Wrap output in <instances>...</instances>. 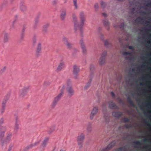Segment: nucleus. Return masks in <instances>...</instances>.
Listing matches in <instances>:
<instances>
[{"mask_svg":"<svg viewBox=\"0 0 151 151\" xmlns=\"http://www.w3.org/2000/svg\"><path fill=\"white\" fill-rule=\"evenodd\" d=\"M8 40V38L6 34H5L4 35V42H7Z\"/></svg>","mask_w":151,"mask_h":151,"instance_id":"nucleus-18","label":"nucleus"},{"mask_svg":"<svg viewBox=\"0 0 151 151\" xmlns=\"http://www.w3.org/2000/svg\"><path fill=\"white\" fill-rule=\"evenodd\" d=\"M115 144L114 142H112L109 144L108 146L102 149L101 151H108V150L113 147Z\"/></svg>","mask_w":151,"mask_h":151,"instance_id":"nucleus-6","label":"nucleus"},{"mask_svg":"<svg viewBox=\"0 0 151 151\" xmlns=\"http://www.w3.org/2000/svg\"><path fill=\"white\" fill-rule=\"evenodd\" d=\"M114 104L112 102L111 103L109 104V106L110 108H113L114 107Z\"/></svg>","mask_w":151,"mask_h":151,"instance_id":"nucleus-23","label":"nucleus"},{"mask_svg":"<svg viewBox=\"0 0 151 151\" xmlns=\"http://www.w3.org/2000/svg\"><path fill=\"white\" fill-rule=\"evenodd\" d=\"M30 88L29 86H26L23 87L19 95L20 98H24L26 95L27 91Z\"/></svg>","mask_w":151,"mask_h":151,"instance_id":"nucleus-2","label":"nucleus"},{"mask_svg":"<svg viewBox=\"0 0 151 151\" xmlns=\"http://www.w3.org/2000/svg\"><path fill=\"white\" fill-rule=\"evenodd\" d=\"M48 140L49 138H46L43 141L42 143L41 144V146L42 147H44L47 144Z\"/></svg>","mask_w":151,"mask_h":151,"instance_id":"nucleus-14","label":"nucleus"},{"mask_svg":"<svg viewBox=\"0 0 151 151\" xmlns=\"http://www.w3.org/2000/svg\"><path fill=\"white\" fill-rule=\"evenodd\" d=\"M57 3V1L56 0H54L52 1V4L54 5L56 4Z\"/></svg>","mask_w":151,"mask_h":151,"instance_id":"nucleus-28","label":"nucleus"},{"mask_svg":"<svg viewBox=\"0 0 151 151\" xmlns=\"http://www.w3.org/2000/svg\"><path fill=\"white\" fill-rule=\"evenodd\" d=\"M66 86V85H64L62 86V88L61 89V92H63Z\"/></svg>","mask_w":151,"mask_h":151,"instance_id":"nucleus-22","label":"nucleus"},{"mask_svg":"<svg viewBox=\"0 0 151 151\" xmlns=\"http://www.w3.org/2000/svg\"><path fill=\"white\" fill-rule=\"evenodd\" d=\"M98 111L99 109L98 107L96 106L94 107L90 115V119H92L94 116L98 113Z\"/></svg>","mask_w":151,"mask_h":151,"instance_id":"nucleus-4","label":"nucleus"},{"mask_svg":"<svg viewBox=\"0 0 151 151\" xmlns=\"http://www.w3.org/2000/svg\"><path fill=\"white\" fill-rule=\"evenodd\" d=\"M127 54H128L129 55H130V53L129 52H124L123 53V55H125Z\"/></svg>","mask_w":151,"mask_h":151,"instance_id":"nucleus-29","label":"nucleus"},{"mask_svg":"<svg viewBox=\"0 0 151 151\" xmlns=\"http://www.w3.org/2000/svg\"><path fill=\"white\" fill-rule=\"evenodd\" d=\"M65 66V63L63 61H61L56 69V71L59 72Z\"/></svg>","mask_w":151,"mask_h":151,"instance_id":"nucleus-8","label":"nucleus"},{"mask_svg":"<svg viewBox=\"0 0 151 151\" xmlns=\"http://www.w3.org/2000/svg\"><path fill=\"white\" fill-rule=\"evenodd\" d=\"M55 130V127H51L48 131V132L49 134H50L54 132Z\"/></svg>","mask_w":151,"mask_h":151,"instance_id":"nucleus-16","label":"nucleus"},{"mask_svg":"<svg viewBox=\"0 0 151 151\" xmlns=\"http://www.w3.org/2000/svg\"><path fill=\"white\" fill-rule=\"evenodd\" d=\"M79 18L80 22L79 23L76 17L75 16L73 18V22L74 23L75 29L76 30H79L80 32L82 31V28L84 25L85 21L84 13L81 12L79 13Z\"/></svg>","mask_w":151,"mask_h":151,"instance_id":"nucleus-1","label":"nucleus"},{"mask_svg":"<svg viewBox=\"0 0 151 151\" xmlns=\"http://www.w3.org/2000/svg\"><path fill=\"white\" fill-rule=\"evenodd\" d=\"M63 93V92H61L54 98V102H57L60 99L61 97L62 96Z\"/></svg>","mask_w":151,"mask_h":151,"instance_id":"nucleus-13","label":"nucleus"},{"mask_svg":"<svg viewBox=\"0 0 151 151\" xmlns=\"http://www.w3.org/2000/svg\"><path fill=\"white\" fill-rule=\"evenodd\" d=\"M129 48L131 49H132V47L131 46H129Z\"/></svg>","mask_w":151,"mask_h":151,"instance_id":"nucleus-32","label":"nucleus"},{"mask_svg":"<svg viewBox=\"0 0 151 151\" xmlns=\"http://www.w3.org/2000/svg\"><path fill=\"white\" fill-rule=\"evenodd\" d=\"M62 40L68 48L70 49L72 47V44L68 42L66 38L63 37L62 39Z\"/></svg>","mask_w":151,"mask_h":151,"instance_id":"nucleus-7","label":"nucleus"},{"mask_svg":"<svg viewBox=\"0 0 151 151\" xmlns=\"http://www.w3.org/2000/svg\"><path fill=\"white\" fill-rule=\"evenodd\" d=\"M105 63V58L101 56L99 61V63L100 65H102Z\"/></svg>","mask_w":151,"mask_h":151,"instance_id":"nucleus-12","label":"nucleus"},{"mask_svg":"<svg viewBox=\"0 0 151 151\" xmlns=\"http://www.w3.org/2000/svg\"><path fill=\"white\" fill-rule=\"evenodd\" d=\"M66 16V12L65 10L62 9L60 12V19L62 20H64Z\"/></svg>","mask_w":151,"mask_h":151,"instance_id":"nucleus-9","label":"nucleus"},{"mask_svg":"<svg viewBox=\"0 0 151 151\" xmlns=\"http://www.w3.org/2000/svg\"><path fill=\"white\" fill-rule=\"evenodd\" d=\"M112 96H114V93L113 92H111V93Z\"/></svg>","mask_w":151,"mask_h":151,"instance_id":"nucleus-31","label":"nucleus"},{"mask_svg":"<svg viewBox=\"0 0 151 151\" xmlns=\"http://www.w3.org/2000/svg\"><path fill=\"white\" fill-rule=\"evenodd\" d=\"M112 115L115 117H118L121 115V114L118 112H114L112 113Z\"/></svg>","mask_w":151,"mask_h":151,"instance_id":"nucleus-15","label":"nucleus"},{"mask_svg":"<svg viewBox=\"0 0 151 151\" xmlns=\"http://www.w3.org/2000/svg\"><path fill=\"white\" fill-rule=\"evenodd\" d=\"M66 90L68 92V96L70 97H71L74 94V91L72 88V87L69 85L67 86Z\"/></svg>","mask_w":151,"mask_h":151,"instance_id":"nucleus-5","label":"nucleus"},{"mask_svg":"<svg viewBox=\"0 0 151 151\" xmlns=\"http://www.w3.org/2000/svg\"><path fill=\"white\" fill-rule=\"evenodd\" d=\"M85 137V135L83 134L82 133L77 137V140L83 142Z\"/></svg>","mask_w":151,"mask_h":151,"instance_id":"nucleus-11","label":"nucleus"},{"mask_svg":"<svg viewBox=\"0 0 151 151\" xmlns=\"http://www.w3.org/2000/svg\"><path fill=\"white\" fill-rule=\"evenodd\" d=\"M106 106V104L105 103L101 105V107L103 109Z\"/></svg>","mask_w":151,"mask_h":151,"instance_id":"nucleus-26","label":"nucleus"},{"mask_svg":"<svg viewBox=\"0 0 151 151\" xmlns=\"http://www.w3.org/2000/svg\"><path fill=\"white\" fill-rule=\"evenodd\" d=\"M106 55V52H104L102 54L101 56H104V58H105V56Z\"/></svg>","mask_w":151,"mask_h":151,"instance_id":"nucleus-25","label":"nucleus"},{"mask_svg":"<svg viewBox=\"0 0 151 151\" xmlns=\"http://www.w3.org/2000/svg\"><path fill=\"white\" fill-rule=\"evenodd\" d=\"M26 8V7L24 5H21L20 7V9L22 11H24L25 9Z\"/></svg>","mask_w":151,"mask_h":151,"instance_id":"nucleus-21","label":"nucleus"},{"mask_svg":"<svg viewBox=\"0 0 151 151\" xmlns=\"http://www.w3.org/2000/svg\"><path fill=\"white\" fill-rule=\"evenodd\" d=\"M73 77L75 78H77L78 77V73L80 70L79 67L76 65H74L73 66Z\"/></svg>","mask_w":151,"mask_h":151,"instance_id":"nucleus-3","label":"nucleus"},{"mask_svg":"<svg viewBox=\"0 0 151 151\" xmlns=\"http://www.w3.org/2000/svg\"><path fill=\"white\" fill-rule=\"evenodd\" d=\"M57 102H54V101L53 102V103L51 105V106L52 107V108H54L55 106L56 105V103Z\"/></svg>","mask_w":151,"mask_h":151,"instance_id":"nucleus-24","label":"nucleus"},{"mask_svg":"<svg viewBox=\"0 0 151 151\" xmlns=\"http://www.w3.org/2000/svg\"><path fill=\"white\" fill-rule=\"evenodd\" d=\"M41 44L40 43H38L36 49V53L38 54L41 52L42 50Z\"/></svg>","mask_w":151,"mask_h":151,"instance_id":"nucleus-10","label":"nucleus"},{"mask_svg":"<svg viewBox=\"0 0 151 151\" xmlns=\"http://www.w3.org/2000/svg\"><path fill=\"white\" fill-rule=\"evenodd\" d=\"M77 142L78 147L80 148H81L83 146V141H77Z\"/></svg>","mask_w":151,"mask_h":151,"instance_id":"nucleus-17","label":"nucleus"},{"mask_svg":"<svg viewBox=\"0 0 151 151\" xmlns=\"http://www.w3.org/2000/svg\"><path fill=\"white\" fill-rule=\"evenodd\" d=\"M103 15L104 16V17H106V14L105 13H103Z\"/></svg>","mask_w":151,"mask_h":151,"instance_id":"nucleus-30","label":"nucleus"},{"mask_svg":"<svg viewBox=\"0 0 151 151\" xmlns=\"http://www.w3.org/2000/svg\"><path fill=\"white\" fill-rule=\"evenodd\" d=\"M104 24L106 25H108V21H104L103 22Z\"/></svg>","mask_w":151,"mask_h":151,"instance_id":"nucleus-27","label":"nucleus"},{"mask_svg":"<svg viewBox=\"0 0 151 151\" xmlns=\"http://www.w3.org/2000/svg\"><path fill=\"white\" fill-rule=\"evenodd\" d=\"M73 2L75 8L77 9L78 7V6L77 4V0H73Z\"/></svg>","mask_w":151,"mask_h":151,"instance_id":"nucleus-19","label":"nucleus"},{"mask_svg":"<svg viewBox=\"0 0 151 151\" xmlns=\"http://www.w3.org/2000/svg\"><path fill=\"white\" fill-rule=\"evenodd\" d=\"M14 129L17 130L19 129V125L17 123H16L14 127Z\"/></svg>","mask_w":151,"mask_h":151,"instance_id":"nucleus-20","label":"nucleus"},{"mask_svg":"<svg viewBox=\"0 0 151 151\" xmlns=\"http://www.w3.org/2000/svg\"><path fill=\"white\" fill-rule=\"evenodd\" d=\"M60 151H63V150H60Z\"/></svg>","mask_w":151,"mask_h":151,"instance_id":"nucleus-33","label":"nucleus"}]
</instances>
